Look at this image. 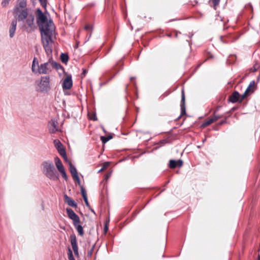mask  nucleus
I'll return each mask as SVG.
<instances>
[{
  "mask_svg": "<svg viewBox=\"0 0 260 260\" xmlns=\"http://www.w3.org/2000/svg\"><path fill=\"white\" fill-rule=\"evenodd\" d=\"M73 86V81L71 75H68L63 80L62 88L63 89H70Z\"/></svg>",
  "mask_w": 260,
  "mask_h": 260,
  "instance_id": "9",
  "label": "nucleus"
},
{
  "mask_svg": "<svg viewBox=\"0 0 260 260\" xmlns=\"http://www.w3.org/2000/svg\"><path fill=\"white\" fill-rule=\"evenodd\" d=\"M74 179L77 181V182H78V184L79 185H81V183H80V178L78 176H77V177H76L75 178H74Z\"/></svg>",
  "mask_w": 260,
  "mask_h": 260,
  "instance_id": "35",
  "label": "nucleus"
},
{
  "mask_svg": "<svg viewBox=\"0 0 260 260\" xmlns=\"http://www.w3.org/2000/svg\"><path fill=\"white\" fill-rule=\"evenodd\" d=\"M105 230H107V227H105Z\"/></svg>",
  "mask_w": 260,
  "mask_h": 260,
  "instance_id": "41",
  "label": "nucleus"
},
{
  "mask_svg": "<svg viewBox=\"0 0 260 260\" xmlns=\"http://www.w3.org/2000/svg\"><path fill=\"white\" fill-rule=\"evenodd\" d=\"M240 98H241V96L240 95L239 92L237 91H234L230 97V101L233 103H236L239 101L241 102L240 100H239Z\"/></svg>",
  "mask_w": 260,
  "mask_h": 260,
  "instance_id": "16",
  "label": "nucleus"
},
{
  "mask_svg": "<svg viewBox=\"0 0 260 260\" xmlns=\"http://www.w3.org/2000/svg\"><path fill=\"white\" fill-rule=\"evenodd\" d=\"M40 68V65L39 64L38 61L37 60V58L35 57L34 58L32 66H31V70L32 72L34 73H38L39 74V70Z\"/></svg>",
  "mask_w": 260,
  "mask_h": 260,
  "instance_id": "15",
  "label": "nucleus"
},
{
  "mask_svg": "<svg viewBox=\"0 0 260 260\" xmlns=\"http://www.w3.org/2000/svg\"><path fill=\"white\" fill-rule=\"evenodd\" d=\"M212 3L214 5V7H216L219 4L220 0H211Z\"/></svg>",
  "mask_w": 260,
  "mask_h": 260,
  "instance_id": "31",
  "label": "nucleus"
},
{
  "mask_svg": "<svg viewBox=\"0 0 260 260\" xmlns=\"http://www.w3.org/2000/svg\"><path fill=\"white\" fill-rule=\"evenodd\" d=\"M39 1L41 4V5L43 8H46V7L47 6V0H39Z\"/></svg>",
  "mask_w": 260,
  "mask_h": 260,
  "instance_id": "29",
  "label": "nucleus"
},
{
  "mask_svg": "<svg viewBox=\"0 0 260 260\" xmlns=\"http://www.w3.org/2000/svg\"><path fill=\"white\" fill-rule=\"evenodd\" d=\"M213 122H214L213 120H212V119L211 118L209 119L206 120L204 122V126H208V125H210V124L212 123Z\"/></svg>",
  "mask_w": 260,
  "mask_h": 260,
  "instance_id": "27",
  "label": "nucleus"
},
{
  "mask_svg": "<svg viewBox=\"0 0 260 260\" xmlns=\"http://www.w3.org/2000/svg\"><path fill=\"white\" fill-rule=\"evenodd\" d=\"M81 192L82 196V197L84 199L87 198L86 191L85 189L82 186H81Z\"/></svg>",
  "mask_w": 260,
  "mask_h": 260,
  "instance_id": "23",
  "label": "nucleus"
},
{
  "mask_svg": "<svg viewBox=\"0 0 260 260\" xmlns=\"http://www.w3.org/2000/svg\"><path fill=\"white\" fill-rule=\"evenodd\" d=\"M11 0H3L1 5L3 7H6L9 4Z\"/></svg>",
  "mask_w": 260,
  "mask_h": 260,
  "instance_id": "28",
  "label": "nucleus"
},
{
  "mask_svg": "<svg viewBox=\"0 0 260 260\" xmlns=\"http://www.w3.org/2000/svg\"><path fill=\"white\" fill-rule=\"evenodd\" d=\"M17 19H14L12 20L11 26L9 29V35L10 38H13L14 36L15 32L16 29V26L17 24Z\"/></svg>",
  "mask_w": 260,
  "mask_h": 260,
  "instance_id": "13",
  "label": "nucleus"
},
{
  "mask_svg": "<svg viewBox=\"0 0 260 260\" xmlns=\"http://www.w3.org/2000/svg\"><path fill=\"white\" fill-rule=\"evenodd\" d=\"M66 211L69 218L73 221V225L79 235L83 236L84 234V232L81 224L80 219L78 215L71 208H67Z\"/></svg>",
  "mask_w": 260,
  "mask_h": 260,
  "instance_id": "4",
  "label": "nucleus"
},
{
  "mask_svg": "<svg viewBox=\"0 0 260 260\" xmlns=\"http://www.w3.org/2000/svg\"><path fill=\"white\" fill-rule=\"evenodd\" d=\"M54 162L56 168L59 172L65 170L64 167L59 157L57 156L55 157L54 158Z\"/></svg>",
  "mask_w": 260,
  "mask_h": 260,
  "instance_id": "14",
  "label": "nucleus"
},
{
  "mask_svg": "<svg viewBox=\"0 0 260 260\" xmlns=\"http://www.w3.org/2000/svg\"><path fill=\"white\" fill-rule=\"evenodd\" d=\"M180 108H181V114L179 116V118H180L183 115L186 114V108L185 105V93L183 90H182L181 92V100L180 103Z\"/></svg>",
  "mask_w": 260,
  "mask_h": 260,
  "instance_id": "11",
  "label": "nucleus"
},
{
  "mask_svg": "<svg viewBox=\"0 0 260 260\" xmlns=\"http://www.w3.org/2000/svg\"><path fill=\"white\" fill-rule=\"evenodd\" d=\"M64 201L66 203L68 204V205L71 206L72 207H76L77 204L75 202V201L70 197L68 196L67 194L64 196Z\"/></svg>",
  "mask_w": 260,
  "mask_h": 260,
  "instance_id": "17",
  "label": "nucleus"
},
{
  "mask_svg": "<svg viewBox=\"0 0 260 260\" xmlns=\"http://www.w3.org/2000/svg\"><path fill=\"white\" fill-rule=\"evenodd\" d=\"M43 173L49 179L56 181L59 178L58 173L55 170L53 164L51 161H43L41 164Z\"/></svg>",
  "mask_w": 260,
  "mask_h": 260,
  "instance_id": "3",
  "label": "nucleus"
},
{
  "mask_svg": "<svg viewBox=\"0 0 260 260\" xmlns=\"http://www.w3.org/2000/svg\"><path fill=\"white\" fill-rule=\"evenodd\" d=\"M61 68V66L59 63L54 61L52 59H49L47 62L40 65L39 74H49L51 72L52 69H55L58 70Z\"/></svg>",
  "mask_w": 260,
  "mask_h": 260,
  "instance_id": "5",
  "label": "nucleus"
},
{
  "mask_svg": "<svg viewBox=\"0 0 260 260\" xmlns=\"http://www.w3.org/2000/svg\"><path fill=\"white\" fill-rule=\"evenodd\" d=\"M112 138V136H108L107 137L102 136L101 137V140L103 143L105 144L109 140Z\"/></svg>",
  "mask_w": 260,
  "mask_h": 260,
  "instance_id": "21",
  "label": "nucleus"
},
{
  "mask_svg": "<svg viewBox=\"0 0 260 260\" xmlns=\"http://www.w3.org/2000/svg\"><path fill=\"white\" fill-rule=\"evenodd\" d=\"M255 85V82L254 81H252L250 82L249 86L245 91L244 93L241 95V99H240V101L242 102L247 96H248L250 93L253 92V89H251L253 88Z\"/></svg>",
  "mask_w": 260,
  "mask_h": 260,
  "instance_id": "10",
  "label": "nucleus"
},
{
  "mask_svg": "<svg viewBox=\"0 0 260 260\" xmlns=\"http://www.w3.org/2000/svg\"><path fill=\"white\" fill-rule=\"evenodd\" d=\"M70 240H71V244L74 251L75 255L78 257L79 253H78V247L77 246V242L76 237L74 234L71 235L70 236Z\"/></svg>",
  "mask_w": 260,
  "mask_h": 260,
  "instance_id": "8",
  "label": "nucleus"
},
{
  "mask_svg": "<svg viewBox=\"0 0 260 260\" xmlns=\"http://www.w3.org/2000/svg\"><path fill=\"white\" fill-rule=\"evenodd\" d=\"M62 175V177L65 179V180H67L68 177H67V175L66 174V172L65 171V170L63 171H61L60 172Z\"/></svg>",
  "mask_w": 260,
  "mask_h": 260,
  "instance_id": "30",
  "label": "nucleus"
},
{
  "mask_svg": "<svg viewBox=\"0 0 260 260\" xmlns=\"http://www.w3.org/2000/svg\"><path fill=\"white\" fill-rule=\"evenodd\" d=\"M133 78H134L133 77H132V78H131V80H132Z\"/></svg>",
  "mask_w": 260,
  "mask_h": 260,
  "instance_id": "42",
  "label": "nucleus"
},
{
  "mask_svg": "<svg viewBox=\"0 0 260 260\" xmlns=\"http://www.w3.org/2000/svg\"><path fill=\"white\" fill-rule=\"evenodd\" d=\"M50 77L42 76L38 81L36 86V90L39 92H47L50 89Z\"/></svg>",
  "mask_w": 260,
  "mask_h": 260,
  "instance_id": "6",
  "label": "nucleus"
},
{
  "mask_svg": "<svg viewBox=\"0 0 260 260\" xmlns=\"http://www.w3.org/2000/svg\"><path fill=\"white\" fill-rule=\"evenodd\" d=\"M176 162H177V166H178V167H181V166H182V165H183V161H182V160H181V159H179V160H178L177 161H176Z\"/></svg>",
  "mask_w": 260,
  "mask_h": 260,
  "instance_id": "33",
  "label": "nucleus"
},
{
  "mask_svg": "<svg viewBox=\"0 0 260 260\" xmlns=\"http://www.w3.org/2000/svg\"><path fill=\"white\" fill-rule=\"evenodd\" d=\"M68 258L69 260H75V258L73 256V253L71 249H69V252L68 253Z\"/></svg>",
  "mask_w": 260,
  "mask_h": 260,
  "instance_id": "24",
  "label": "nucleus"
},
{
  "mask_svg": "<svg viewBox=\"0 0 260 260\" xmlns=\"http://www.w3.org/2000/svg\"><path fill=\"white\" fill-rule=\"evenodd\" d=\"M60 59L63 63H66L69 60V56L67 54L62 53L60 55Z\"/></svg>",
  "mask_w": 260,
  "mask_h": 260,
  "instance_id": "19",
  "label": "nucleus"
},
{
  "mask_svg": "<svg viewBox=\"0 0 260 260\" xmlns=\"http://www.w3.org/2000/svg\"><path fill=\"white\" fill-rule=\"evenodd\" d=\"M224 123V121H221V122L220 123V124H222L223 123Z\"/></svg>",
  "mask_w": 260,
  "mask_h": 260,
  "instance_id": "39",
  "label": "nucleus"
},
{
  "mask_svg": "<svg viewBox=\"0 0 260 260\" xmlns=\"http://www.w3.org/2000/svg\"><path fill=\"white\" fill-rule=\"evenodd\" d=\"M14 18L18 21L22 22V28L28 33L34 31L37 28L34 16L28 14L26 10L19 11L16 8L14 12Z\"/></svg>",
  "mask_w": 260,
  "mask_h": 260,
  "instance_id": "2",
  "label": "nucleus"
},
{
  "mask_svg": "<svg viewBox=\"0 0 260 260\" xmlns=\"http://www.w3.org/2000/svg\"><path fill=\"white\" fill-rule=\"evenodd\" d=\"M91 253H92V251L91 250V251L89 252V254H90V255H91Z\"/></svg>",
  "mask_w": 260,
  "mask_h": 260,
  "instance_id": "40",
  "label": "nucleus"
},
{
  "mask_svg": "<svg viewBox=\"0 0 260 260\" xmlns=\"http://www.w3.org/2000/svg\"><path fill=\"white\" fill-rule=\"evenodd\" d=\"M84 201L85 203V204L87 206H89V203L88 202V200H87V198H85V199H84Z\"/></svg>",
  "mask_w": 260,
  "mask_h": 260,
  "instance_id": "36",
  "label": "nucleus"
},
{
  "mask_svg": "<svg viewBox=\"0 0 260 260\" xmlns=\"http://www.w3.org/2000/svg\"><path fill=\"white\" fill-rule=\"evenodd\" d=\"M36 21L41 36V42L47 55L52 54L53 37L55 36V27L51 19L46 14L38 8L35 12Z\"/></svg>",
  "mask_w": 260,
  "mask_h": 260,
  "instance_id": "1",
  "label": "nucleus"
},
{
  "mask_svg": "<svg viewBox=\"0 0 260 260\" xmlns=\"http://www.w3.org/2000/svg\"><path fill=\"white\" fill-rule=\"evenodd\" d=\"M221 117V116L220 115H214L211 118L212 119V120H213V121H216L217 119H218L219 118H220Z\"/></svg>",
  "mask_w": 260,
  "mask_h": 260,
  "instance_id": "32",
  "label": "nucleus"
},
{
  "mask_svg": "<svg viewBox=\"0 0 260 260\" xmlns=\"http://www.w3.org/2000/svg\"><path fill=\"white\" fill-rule=\"evenodd\" d=\"M84 29L87 30H91L92 29V26L88 24L84 27Z\"/></svg>",
  "mask_w": 260,
  "mask_h": 260,
  "instance_id": "34",
  "label": "nucleus"
},
{
  "mask_svg": "<svg viewBox=\"0 0 260 260\" xmlns=\"http://www.w3.org/2000/svg\"><path fill=\"white\" fill-rule=\"evenodd\" d=\"M90 119H93V120H97V118H96L95 115H94V118H90Z\"/></svg>",
  "mask_w": 260,
  "mask_h": 260,
  "instance_id": "37",
  "label": "nucleus"
},
{
  "mask_svg": "<svg viewBox=\"0 0 260 260\" xmlns=\"http://www.w3.org/2000/svg\"><path fill=\"white\" fill-rule=\"evenodd\" d=\"M59 154L63 156V157H66V151L64 149L63 147H62V148H60L58 150Z\"/></svg>",
  "mask_w": 260,
  "mask_h": 260,
  "instance_id": "25",
  "label": "nucleus"
},
{
  "mask_svg": "<svg viewBox=\"0 0 260 260\" xmlns=\"http://www.w3.org/2000/svg\"><path fill=\"white\" fill-rule=\"evenodd\" d=\"M177 167V162L175 160H170L169 162V167L171 169L175 168Z\"/></svg>",
  "mask_w": 260,
  "mask_h": 260,
  "instance_id": "22",
  "label": "nucleus"
},
{
  "mask_svg": "<svg viewBox=\"0 0 260 260\" xmlns=\"http://www.w3.org/2000/svg\"><path fill=\"white\" fill-rule=\"evenodd\" d=\"M54 144L55 145V146L57 149V150L62 148L63 147V146L61 142L58 140H54Z\"/></svg>",
  "mask_w": 260,
  "mask_h": 260,
  "instance_id": "20",
  "label": "nucleus"
},
{
  "mask_svg": "<svg viewBox=\"0 0 260 260\" xmlns=\"http://www.w3.org/2000/svg\"><path fill=\"white\" fill-rule=\"evenodd\" d=\"M83 75L85 76V74H86V71L85 70H83Z\"/></svg>",
  "mask_w": 260,
  "mask_h": 260,
  "instance_id": "38",
  "label": "nucleus"
},
{
  "mask_svg": "<svg viewBox=\"0 0 260 260\" xmlns=\"http://www.w3.org/2000/svg\"><path fill=\"white\" fill-rule=\"evenodd\" d=\"M110 165L109 162H106L103 164V167L99 170V172H101L107 168Z\"/></svg>",
  "mask_w": 260,
  "mask_h": 260,
  "instance_id": "26",
  "label": "nucleus"
},
{
  "mask_svg": "<svg viewBox=\"0 0 260 260\" xmlns=\"http://www.w3.org/2000/svg\"><path fill=\"white\" fill-rule=\"evenodd\" d=\"M70 170L73 178L78 176L76 168L71 162L70 163Z\"/></svg>",
  "mask_w": 260,
  "mask_h": 260,
  "instance_id": "18",
  "label": "nucleus"
},
{
  "mask_svg": "<svg viewBox=\"0 0 260 260\" xmlns=\"http://www.w3.org/2000/svg\"><path fill=\"white\" fill-rule=\"evenodd\" d=\"M26 6V0H19L18 1V5L16 6L13 10V14L14 16V12L16 10V8H18V9L19 11H24L26 10L27 11V9L25 8Z\"/></svg>",
  "mask_w": 260,
  "mask_h": 260,
  "instance_id": "12",
  "label": "nucleus"
},
{
  "mask_svg": "<svg viewBox=\"0 0 260 260\" xmlns=\"http://www.w3.org/2000/svg\"><path fill=\"white\" fill-rule=\"evenodd\" d=\"M48 127L49 132L52 134H54L59 131L58 127L57 120L55 118L51 119L50 121H49Z\"/></svg>",
  "mask_w": 260,
  "mask_h": 260,
  "instance_id": "7",
  "label": "nucleus"
}]
</instances>
